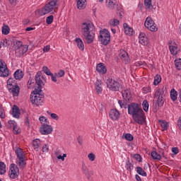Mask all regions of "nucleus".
I'll use <instances>...</instances> for the list:
<instances>
[{
    "label": "nucleus",
    "instance_id": "nucleus-60",
    "mask_svg": "<svg viewBox=\"0 0 181 181\" xmlns=\"http://www.w3.org/2000/svg\"><path fill=\"white\" fill-rule=\"evenodd\" d=\"M134 159H136V160H138V162H141V155H139V154H135L134 156Z\"/></svg>",
    "mask_w": 181,
    "mask_h": 181
},
{
    "label": "nucleus",
    "instance_id": "nucleus-49",
    "mask_svg": "<svg viewBox=\"0 0 181 181\" xmlns=\"http://www.w3.org/2000/svg\"><path fill=\"white\" fill-rule=\"evenodd\" d=\"M55 76H57L58 78L63 77L64 76V70H59L58 73H55Z\"/></svg>",
    "mask_w": 181,
    "mask_h": 181
},
{
    "label": "nucleus",
    "instance_id": "nucleus-47",
    "mask_svg": "<svg viewBox=\"0 0 181 181\" xmlns=\"http://www.w3.org/2000/svg\"><path fill=\"white\" fill-rule=\"evenodd\" d=\"M13 132L16 135H18V134H21V128H19V127H18V124L13 128Z\"/></svg>",
    "mask_w": 181,
    "mask_h": 181
},
{
    "label": "nucleus",
    "instance_id": "nucleus-6",
    "mask_svg": "<svg viewBox=\"0 0 181 181\" xmlns=\"http://www.w3.org/2000/svg\"><path fill=\"white\" fill-rule=\"evenodd\" d=\"M165 91H166V88L163 87L162 88H157L154 93V100H156L158 107H162L165 103Z\"/></svg>",
    "mask_w": 181,
    "mask_h": 181
},
{
    "label": "nucleus",
    "instance_id": "nucleus-28",
    "mask_svg": "<svg viewBox=\"0 0 181 181\" xmlns=\"http://www.w3.org/2000/svg\"><path fill=\"white\" fill-rule=\"evenodd\" d=\"M16 86H18V83L16 82V80L13 78H10L7 81V88H10L11 87H15Z\"/></svg>",
    "mask_w": 181,
    "mask_h": 181
},
{
    "label": "nucleus",
    "instance_id": "nucleus-3",
    "mask_svg": "<svg viewBox=\"0 0 181 181\" xmlns=\"http://www.w3.org/2000/svg\"><path fill=\"white\" fill-rule=\"evenodd\" d=\"M43 98H45V95L42 94V88H35V90L31 93L30 100L31 101V104L33 105H36V107H40L43 104Z\"/></svg>",
    "mask_w": 181,
    "mask_h": 181
},
{
    "label": "nucleus",
    "instance_id": "nucleus-18",
    "mask_svg": "<svg viewBox=\"0 0 181 181\" xmlns=\"http://www.w3.org/2000/svg\"><path fill=\"white\" fill-rule=\"evenodd\" d=\"M139 42L143 46H147L148 47H149V40L148 39V37H146V35H145V33H141L139 34Z\"/></svg>",
    "mask_w": 181,
    "mask_h": 181
},
{
    "label": "nucleus",
    "instance_id": "nucleus-61",
    "mask_svg": "<svg viewBox=\"0 0 181 181\" xmlns=\"http://www.w3.org/2000/svg\"><path fill=\"white\" fill-rule=\"evenodd\" d=\"M49 50H50V45H46L43 48L44 53H47V52H49Z\"/></svg>",
    "mask_w": 181,
    "mask_h": 181
},
{
    "label": "nucleus",
    "instance_id": "nucleus-8",
    "mask_svg": "<svg viewBox=\"0 0 181 181\" xmlns=\"http://www.w3.org/2000/svg\"><path fill=\"white\" fill-rule=\"evenodd\" d=\"M99 40H100L102 45L107 46V45L111 42V35L110 34V31H108L107 29H104L103 30L100 31Z\"/></svg>",
    "mask_w": 181,
    "mask_h": 181
},
{
    "label": "nucleus",
    "instance_id": "nucleus-58",
    "mask_svg": "<svg viewBox=\"0 0 181 181\" xmlns=\"http://www.w3.org/2000/svg\"><path fill=\"white\" fill-rule=\"evenodd\" d=\"M172 152L174 155H177L179 153V148L177 147L172 148Z\"/></svg>",
    "mask_w": 181,
    "mask_h": 181
},
{
    "label": "nucleus",
    "instance_id": "nucleus-7",
    "mask_svg": "<svg viewBox=\"0 0 181 181\" xmlns=\"http://www.w3.org/2000/svg\"><path fill=\"white\" fill-rule=\"evenodd\" d=\"M105 83L110 91H119V88H121V83L117 79L109 78Z\"/></svg>",
    "mask_w": 181,
    "mask_h": 181
},
{
    "label": "nucleus",
    "instance_id": "nucleus-64",
    "mask_svg": "<svg viewBox=\"0 0 181 181\" xmlns=\"http://www.w3.org/2000/svg\"><path fill=\"white\" fill-rule=\"evenodd\" d=\"M177 127L181 131V116L179 117V119L177 121Z\"/></svg>",
    "mask_w": 181,
    "mask_h": 181
},
{
    "label": "nucleus",
    "instance_id": "nucleus-63",
    "mask_svg": "<svg viewBox=\"0 0 181 181\" xmlns=\"http://www.w3.org/2000/svg\"><path fill=\"white\" fill-rule=\"evenodd\" d=\"M18 2V0H9V3L11 5H13V6H16V4Z\"/></svg>",
    "mask_w": 181,
    "mask_h": 181
},
{
    "label": "nucleus",
    "instance_id": "nucleus-27",
    "mask_svg": "<svg viewBox=\"0 0 181 181\" xmlns=\"http://www.w3.org/2000/svg\"><path fill=\"white\" fill-rule=\"evenodd\" d=\"M33 149H35V151H39V148H40V146H42V142L40 141V139H36L35 140L33 141Z\"/></svg>",
    "mask_w": 181,
    "mask_h": 181
},
{
    "label": "nucleus",
    "instance_id": "nucleus-11",
    "mask_svg": "<svg viewBox=\"0 0 181 181\" xmlns=\"http://www.w3.org/2000/svg\"><path fill=\"white\" fill-rule=\"evenodd\" d=\"M19 47L16 49V54L18 57H22L28 52V45H22V42L18 41L16 42Z\"/></svg>",
    "mask_w": 181,
    "mask_h": 181
},
{
    "label": "nucleus",
    "instance_id": "nucleus-17",
    "mask_svg": "<svg viewBox=\"0 0 181 181\" xmlns=\"http://www.w3.org/2000/svg\"><path fill=\"white\" fill-rule=\"evenodd\" d=\"M119 57L125 64H128V63H129V56L128 55V52L124 49L119 50Z\"/></svg>",
    "mask_w": 181,
    "mask_h": 181
},
{
    "label": "nucleus",
    "instance_id": "nucleus-10",
    "mask_svg": "<svg viewBox=\"0 0 181 181\" xmlns=\"http://www.w3.org/2000/svg\"><path fill=\"white\" fill-rule=\"evenodd\" d=\"M144 26L151 32H156L158 30V27L155 24V21L151 17H147L146 18Z\"/></svg>",
    "mask_w": 181,
    "mask_h": 181
},
{
    "label": "nucleus",
    "instance_id": "nucleus-53",
    "mask_svg": "<svg viewBox=\"0 0 181 181\" xmlns=\"http://www.w3.org/2000/svg\"><path fill=\"white\" fill-rule=\"evenodd\" d=\"M151 86H147L142 88V91L144 94H148V93H151Z\"/></svg>",
    "mask_w": 181,
    "mask_h": 181
},
{
    "label": "nucleus",
    "instance_id": "nucleus-55",
    "mask_svg": "<svg viewBox=\"0 0 181 181\" xmlns=\"http://www.w3.org/2000/svg\"><path fill=\"white\" fill-rule=\"evenodd\" d=\"M49 76H51L52 81H53L54 83H57V78H59L57 77V76H56V74H51Z\"/></svg>",
    "mask_w": 181,
    "mask_h": 181
},
{
    "label": "nucleus",
    "instance_id": "nucleus-1",
    "mask_svg": "<svg viewBox=\"0 0 181 181\" xmlns=\"http://www.w3.org/2000/svg\"><path fill=\"white\" fill-rule=\"evenodd\" d=\"M128 114L132 116L134 121H135L139 125H142L144 122V113L142 108L139 107V105L136 103H131L128 105Z\"/></svg>",
    "mask_w": 181,
    "mask_h": 181
},
{
    "label": "nucleus",
    "instance_id": "nucleus-14",
    "mask_svg": "<svg viewBox=\"0 0 181 181\" xmlns=\"http://www.w3.org/2000/svg\"><path fill=\"white\" fill-rule=\"evenodd\" d=\"M169 50L173 56H176L180 52V49L175 42L171 41L169 42Z\"/></svg>",
    "mask_w": 181,
    "mask_h": 181
},
{
    "label": "nucleus",
    "instance_id": "nucleus-45",
    "mask_svg": "<svg viewBox=\"0 0 181 181\" xmlns=\"http://www.w3.org/2000/svg\"><path fill=\"white\" fill-rule=\"evenodd\" d=\"M124 139H126V141H129L131 142V141H134V136H132V134H126L124 135Z\"/></svg>",
    "mask_w": 181,
    "mask_h": 181
},
{
    "label": "nucleus",
    "instance_id": "nucleus-37",
    "mask_svg": "<svg viewBox=\"0 0 181 181\" xmlns=\"http://www.w3.org/2000/svg\"><path fill=\"white\" fill-rule=\"evenodd\" d=\"M136 173H138V175H140L141 176H144L146 177V172H145V170H144V169L141 167H136Z\"/></svg>",
    "mask_w": 181,
    "mask_h": 181
},
{
    "label": "nucleus",
    "instance_id": "nucleus-41",
    "mask_svg": "<svg viewBox=\"0 0 181 181\" xmlns=\"http://www.w3.org/2000/svg\"><path fill=\"white\" fill-rule=\"evenodd\" d=\"M47 114L50 115L52 119H54L55 121H59V115L56 113H50V112L47 111Z\"/></svg>",
    "mask_w": 181,
    "mask_h": 181
},
{
    "label": "nucleus",
    "instance_id": "nucleus-13",
    "mask_svg": "<svg viewBox=\"0 0 181 181\" xmlns=\"http://www.w3.org/2000/svg\"><path fill=\"white\" fill-rule=\"evenodd\" d=\"M40 132L42 135H49L53 132V127L47 124H43L40 128Z\"/></svg>",
    "mask_w": 181,
    "mask_h": 181
},
{
    "label": "nucleus",
    "instance_id": "nucleus-19",
    "mask_svg": "<svg viewBox=\"0 0 181 181\" xmlns=\"http://www.w3.org/2000/svg\"><path fill=\"white\" fill-rule=\"evenodd\" d=\"M122 95L125 101H132V94L131 93V89H124L122 90Z\"/></svg>",
    "mask_w": 181,
    "mask_h": 181
},
{
    "label": "nucleus",
    "instance_id": "nucleus-54",
    "mask_svg": "<svg viewBox=\"0 0 181 181\" xmlns=\"http://www.w3.org/2000/svg\"><path fill=\"white\" fill-rule=\"evenodd\" d=\"M18 124H16V121L13 120H10L8 121V127L10 128H13L14 127H16Z\"/></svg>",
    "mask_w": 181,
    "mask_h": 181
},
{
    "label": "nucleus",
    "instance_id": "nucleus-31",
    "mask_svg": "<svg viewBox=\"0 0 181 181\" xmlns=\"http://www.w3.org/2000/svg\"><path fill=\"white\" fill-rule=\"evenodd\" d=\"M75 42L80 50H84V43L81 38H76Z\"/></svg>",
    "mask_w": 181,
    "mask_h": 181
},
{
    "label": "nucleus",
    "instance_id": "nucleus-39",
    "mask_svg": "<svg viewBox=\"0 0 181 181\" xmlns=\"http://www.w3.org/2000/svg\"><path fill=\"white\" fill-rule=\"evenodd\" d=\"M9 41L8 40H0V49L2 47H8L9 45Z\"/></svg>",
    "mask_w": 181,
    "mask_h": 181
},
{
    "label": "nucleus",
    "instance_id": "nucleus-40",
    "mask_svg": "<svg viewBox=\"0 0 181 181\" xmlns=\"http://www.w3.org/2000/svg\"><path fill=\"white\" fill-rule=\"evenodd\" d=\"M174 63L177 70L181 71V59H175Z\"/></svg>",
    "mask_w": 181,
    "mask_h": 181
},
{
    "label": "nucleus",
    "instance_id": "nucleus-52",
    "mask_svg": "<svg viewBox=\"0 0 181 181\" xmlns=\"http://www.w3.org/2000/svg\"><path fill=\"white\" fill-rule=\"evenodd\" d=\"M82 170H83L84 175H86V176L88 175V173H89L88 168H87V166H86L85 164H83L82 165Z\"/></svg>",
    "mask_w": 181,
    "mask_h": 181
},
{
    "label": "nucleus",
    "instance_id": "nucleus-23",
    "mask_svg": "<svg viewBox=\"0 0 181 181\" xmlns=\"http://www.w3.org/2000/svg\"><path fill=\"white\" fill-rule=\"evenodd\" d=\"M95 90L97 94H101L103 93V81L97 80L95 83Z\"/></svg>",
    "mask_w": 181,
    "mask_h": 181
},
{
    "label": "nucleus",
    "instance_id": "nucleus-9",
    "mask_svg": "<svg viewBox=\"0 0 181 181\" xmlns=\"http://www.w3.org/2000/svg\"><path fill=\"white\" fill-rule=\"evenodd\" d=\"M8 176L10 179H18L19 177V168L15 163H12L10 165Z\"/></svg>",
    "mask_w": 181,
    "mask_h": 181
},
{
    "label": "nucleus",
    "instance_id": "nucleus-22",
    "mask_svg": "<svg viewBox=\"0 0 181 181\" xmlns=\"http://www.w3.org/2000/svg\"><path fill=\"white\" fill-rule=\"evenodd\" d=\"M123 28L125 35H127L128 36H132V35H134V29L129 27L127 23H124Z\"/></svg>",
    "mask_w": 181,
    "mask_h": 181
},
{
    "label": "nucleus",
    "instance_id": "nucleus-21",
    "mask_svg": "<svg viewBox=\"0 0 181 181\" xmlns=\"http://www.w3.org/2000/svg\"><path fill=\"white\" fill-rule=\"evenodd\" d=\"M8 92L13 94V97H18L19 95V92L21 91V88L19 86H11V88H7Z\"/></svg>",
    "mask_w": 181,
    "mask_h": 181
},
{
    "label": "nucleus",
    "instance_id": "nucleus-44",
    "mask_svg": "<svg viewBox=\"0 0 181 181\" xmlns=\"http://www.w3.org/2000/svg\"><path fill=\"white\" fill-rule=\"evenodd\" d=\"M54 19V17L53 16H49L48 17H47L46 18V23L47 25H52V23H53V20Z\"/></svg>",
    "mask_w": 181,
    "mask_h": 181
},
{
    "label": "nucleus",
    "instance_id": "nucleus-24",
    "mask_svg": "<svg viewBox=\"0 0 181 181\" xmlns=\"http://www.w3.org/2000/svg\"><path fill=\"white\" fill-rule=\"evenodd\" d=\"M76 6L79 10L85 9L87 6V0H76Z\"/></svg>",
    "mask_w": 181,
    "mask_h": 181
},
{
    "label": "nucleus",
    "instance_id": "nucleus-16",
    "mask_svg": "<svg viewBox=\"0 0 181 181\" xmlns=\"http://www.w3.org/2000/svg\"><path fill=\"white\" fill-rule=\"evenodd\" d=\"M35 82L37 86H38L37 88H42V86H45V83H46V80L43 77V75L40 74V72H37L35 75Z\"/></svg>",
    "mask_w": 181,
    "mask_h": 181
},
{
    "label": "nucleus",
    "instance_id": "nucleus-32",
    "mask_svg": "<svg viewBox=\"0 0 181 181\" xmlns=\"http://www.w3.org/2000/svg\"><path fill=\"white\" fill-rule=\"evenodd\" d=\"M5 173H6V165L4 162H0V175H5Z\"/></svg>",
    "mask_w": 181,
    "mask_h": 181
},
{
    "label": "nucleus",
    "instance_id": "nucleus-43",
    "mask_svg": "<svg viewBox=\"0 0 181 181\" xmlns=\"http://www.w3.org/2000/svg\"><path fill=\"white\" fill-rule=\"evenodd\" d=\"M144 5L146 9H149L151 7H152V0H144Z\"/></svg>",
    "mask_w": 181,
    "mask_h": 181
},
{
    "label": "nucleus",
    "instance_id": "nucleus-35",
    "mask_svg": "<svg viewBox=\"0 0 181 181\" xmlns=\"http://www.w3.org/2000/svg\"><path fill=\"white\" fill-rule=\"evenodd\" d=\"M109 24L110 26L115 28V26H118V25H119V21L117 18H113L109 21Z\"/></svg>",
    "mask_w": 181,
    "mask_h": 181
},
{
    "label": "nucleus",
    "instance_id": "nucleus-59",
    "mask_svg": "<svg viewBox=\"0 0 181 181\" xmlns=\"http://www.w3.org/2000/svg\"><path fill=\"white\" fill-rule=\"evenodd\" d=\"M118 104L119 105L121 108H127V104L124 103L122 100H119Z\"/></svg>",
    "mask_w": 181,
    "mask_h": 181
},
{
    "label": "nucleus",
    "instance_id": "nucleus-5",
    "mask_svg": "<svg viewBox=\"0 0 181 181\" xmlns=\"http://www.w3.org/2000/svg\"><path fill=\"white\" fill-rule=\"evenodd\" d=\"M16 155V163L19 166L20 169L25 168L26 166V154L23 152V150L19 147H17L15 150Z\"/></svg>",
    "mask_w": 181,
    "mask_h": 181
},
{
    "label": "nucleus",
    "instance_id": "nucleus-51",
    "mask_svg": "<svg viewBox=\"0 0 181 181\" xmlns=\"http://www.w3.org/2000/svg\"><path fill=\"white\" fill-rule=\"evenodd\" d=\"M3 35H8L9 33V27L5 26L2 28Z\"/></svg>",
    "mask_w": 181,
    "mask_h": 181
},
{
    "label": "nucleus",
    "instance_id": "nucleus-46",
    "mask_svg": "<svg viewBox=\"0 0 181 181\" xmlns=\"http://www.w3.org/2000/svg\"><path fill=\"white\" fill-rule=\"evenodd\" d=\"M42 71H44V73H45V74H47V76H50L52 74V71H50V69L47 68V66H43Z\"/></svg>",
    "mask_w": 181,
    "mask_h": 181
},
{
    "label": "nucleus",
    "instance_id": "nucleus-42",
    "mask_svg": "<svg viewBox=\"0 0 181 181\" xmlns=\"http://www.w3.org/2000/svg\"><path fill=\"white\" fill-rule=\"evenodd\" d=\"M143 109L146 112L149 110V103H148V100H144L142 103Z\"/></svg>",
    "mask_w": 181,
    "mask_h": 181
},
{
    "label": "nucleus",
    "instance_id": "nucleus-38",
    "mask_svg": "<svg viewBox=\"0 0 181 181\" xmlns=\"http://www.w3.org/2000/svg\"><path fill=\"white\" fill-rule=\"evenodd\" d=\"M160 124L161 128L163 129V131H166V129H168V128H169V124L165 120L160 121Z\"/></svg>",
    "mask_w": 181,
    "mask_h": 181
},
{
    "label": "nucleus",
    "instance_id": "nucleus-57",
    "mask_svg": "<svg viewBox=\"0 0 181 181\" xmlns=\"http://www.w3.org/2000/svg\"><path fill=\"white\" fill-rule=\"evenodd\" d=\"M42 152H44V153H47L49 152V146H47V144L42 146Z\"/></svg>",
    "mask_w": 181,
    "mask_h": 181
},
{
    "label": "nucleus",
    "instance_id": "nucleus-36",
    "mask_svg": "<svg viewBox=\"0 0 181 181\" xmlns=\"http://www.w3.org/2000/svg\"><path fill=\"white\" fill-rule=\"evenodd\" d=\"M170 97L173 101H176V100H177V92L175 89L171 90Z\"/></svg>",
    "mask_w": 181,
    "mask_h": 181
},
{
    "label": "nucleus",
    "instance_id": "nucleus-4",
    "mask_svg": "<svg viewBox=\"0 0 181 181\" xmlns=\"http://www.w3.org/2000/svg\"><path fill=\"white\" fill-rule=\"evenodd\" d=\"M57 2V0H49V2H48L42 8L38 11V14L40 16H43L44 15L50 13V12H56L59 8V4Z\"/></svg>",
    "mask_w": 181,
    "mask_h": 181
},
{
    "label": "nucleus",
    "instance_id": "nucleus-62",
    "mask_svg": "<svg viewBox=\"0 0 181 181\" xmlns=\"http://www.w3.org/2000/svg\"><path fill=\"white\" fill-rule=\"evenodd\" d=\"M145 63L142 61H139L137 62H136V67H139L141 66H144Z\"/></svg>",
    "mask_w": 181,
    "mask_h": 181
},
{
    "label": "nucleus",
    "instance_id": "nucleus-33",
    "mask_svg": "<svg viewBox=\"0 0 181 181\" xmlns=\"http://www.w3.org/2000/svg\"><path fill=\"white\" fill-rule=\"evenodd\" d=\"M151 157L155 160H160L162 156H160V154L158 153L156 151H152L151 152Z\"/></svg>",
    "mask_w": 181,
    "mask_h": 181
},
{
    "label": "nucleus",
    "instance_id": "nucleus-29",
    "mask_svg": "<svg viewBox=\"0 0 181 181\" xmlns=\"http://www.w3.org/2000/svg\"><path fill=\"white\" fill-rule=\"evenodd\" d=\"M13 76L16 80H21V78H23V72L21 69H18Z\"/></svg>",
    "mask_w": 181,
    "mask_h": 181
},
{
    "label": "nucleus",
    "instance_id": "nucleus-15",
    "mask_svg": "<svg viewBox=\"0 0 181 181\" xmlns=\"http://www.w3.org/2000/svg\"><path fill=\"white\" fill-rule=\"evenodd\" d=\"M106 6L110 10L115 9V8H117V11H120V12H122V10H121V7L118 6V3L117 2V0H106Z\"/></svg>",
    "mask_w": 181,
    "mask_h": 181
},
{
    "label": "nucleus",
    "instance_id": "nucleus-26",
    "mask_svg": "<svg viewBox=\"0 0 181 181\" xmlns=\"http://www.w3.org/2000/svg\"><path fill=\"white\" fill-rule=\"evenodd\" d=\"M12 115L14 118H19L21 115V111H19V107L16 105H13L12 107Z\"/></svg>",
    "mask_w": 181,
    "mask_h": 181
},
{
    "label": "nucleus",
    "instance_id": "nucleus-12",
    "mask_svg": "<svg viewBox=\"0 0 181 181\" xmlns=\"http://www.w3.org/2000/svg\"><path fill=\"white\" fill-rule=\"evenodd\" d=\"M9 76V69L5 61L0 59V77H8Z\"/></svg>",
    "mask_w": 181,
    "mask_h": 181
},
{
    "label": "nucleus",
    "instance_id": "nucleus-20",
    "mask_svg": "<svg viewBox=\"0 0 181 181\" xmlns=\"http://www.w3.org/2000/svg\"><path fill=\"white\" fill-rule=\"evenodd\" d=\"M119 111L115 109H112L109 112V117L112 121H117L119 118Z\"/></svg>",
    "mask_w": 181,
    "mask_h": 181
},
{
    "label": "nucleus",
    "instance_id": "nucleus-34",
    "mask_svg": "<svg viewBox=\"0 0 181 181\" xmlns=\"http://www.w3.org/2000/svg\"><path fill=\"white\" fill-rule=\"evenodd\" d=\"M160 81H162V76H160V75H156L154 76V81H153V85L154 86H158Z\"/></svg>",
    "mask_w": 181,
    "mask_h": 181
},
{
    "label": "nucleus",
    "instance_id": "nucleus-50",
    "mask_svg": "<svg viewBox=\"0 0 181 181\" xmlns=\"http://www.w3.org/2000/svg\"><path fill=\"white\" fill-rule=\"evenodd\" d=\"M88 158L90 162H94V160H95V155H94L93 153H89L88 155Z\"/></svg>",
    "mask_w": 181,
    "mask_h": 181
},
{
    "label": "nucleus",
    "instance_id": "nucleus-30",
    "mask_svg": "<svg viewBox=\"0 0 181 181\" xmlns=\"http://www.w3.org/2000/svg\"><path fill=\"white\" fill-rule=\"evenodd\" d=\"M125 168L127 169V170H128V172L130 173L132 172V170L134 169V164L131 163L129 158H127L126 161Z\"/></svg>",
    "mask_w": 181,
    "mask_h": 181
},
{
    "label": "nucleus",
    "instance_id": "nucleus-48",
    "mask_svg": "<svg viewBox=\"0 0 181 181\" xmlns=\"http://www.w3.org/2000/svg\"><path fill=\"white\" fill-rule=\"evenodd\" d=\"M0 118H5V110L2 107V105H0Z\"/></svg>",
    "mask_w": 181,
    "mask_h": 181
},
{
    "label": "nucleus",
    "instance_id": "nucleus-56",
    "mask_svg": "<svg viewBox=\"0 0 181 181\" xmlns=\"http://www.w3.org/2000/svg\"><path fill=\"white\" fill-rule=\"evenodd\" d=\"M39 120L41 124H45L44 122H47V119L43 116L40 117Z\"/></svg>",
    "mask_w": 181,
    "mask_h": 181
},
{
    "label": "nucleus",
    "instance_id": "nucleus-2",
    "mask_svg": "<svg viewBox=\"0 0 181 181\" xmlns=\"http://www.w3.org/2000/svg\"><path fill=\"white\" fill-rule=\"evenodd\" d=\"M93 30H94V24H93L91 21H86L83 23L81 25V32L82 36H83V39L88 45L94 42L95 35Z\"/></svg>",
    "mask_w": 181,
    "mask_h": 181
},
{
    "label": "nucleus",
    "instance_id": "nucleus-25",
    "mask_svg": "<svg viewBox=\"0 0 181 181\" xmlns=\"http://www.w3.org/2000/svg\"><path fill=\"white\" fill-rule=\"evenodd\" d=\"M96 70L100 74H105V73H107V68L103 63H100L97 65Z\"/></svg>",
    "mask_w": 181,
    "mask_h": 181
}]
</instances>
